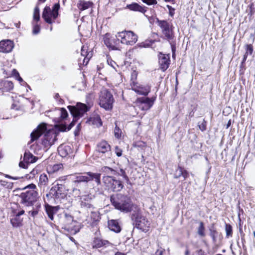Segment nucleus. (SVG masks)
<instances>
[{
	"label": "nucleus",
	"mask_w": 255,
	"mask_h": 255,
	"mask_svg": "<svg viewBox=\"0 0 255 255\" xmlns=\"http://www.w3.org/2000/svg\"><path fill=\"white\" fill-rule=\"evenodd\" d=\"M68 109L73 117L72 122L67 127L65 124H61L56 126V128L60 131L69 130L75 125L77 120L82 117L84 114L89 110V108L86 104L78 103L75 106H69Z\"/></svg>",
	"instance_id": "nucleus-1"
},
{
	"label": "nucleus",
	"mask_w": 255,
	"mask_h": 255,
	"mask_svg": "<svg viewBox=\"0 0 255 255\" xmlns=\"http://www.w3.org/2000/svg\"><path fill=\"white\" fill-rule=\"evenodd\" d=\"M110 200L116 209L124 213L130 212L136 208L129 197L122 194L112 195Z\"/></svg>",
	"instance_id": "nucleus-2"
},
{
	"label": "nucleus",
	"mask_w": 255,
	"mask_h": 255,
	"mask_svg": "<svg viewBox=\"0 0 255 255\" xmlns=\"http://www.w3.org/2000/svg\"><path fill=\"white\" fill-rule=\"evenodd\" d=\"M36 187L35 184H31L25 187L27 190L22 192L20 195L21 203L26 206H31L36 201L38 193L35 191Z\"/></svg>",
	"instance_id": "nucleus-3"
},
{
	"label": "nucleus",
	"mask_w": 255,
	"mask_h": 255,
	"mask_svg": "<svg viewBox=\"0 0 255 255\" xmlns=\"http://www.w3.org/2000/svg\"><path fill=\"white\" fill-rule=\"evenodd\" d=\"M114 99L111 93L106 89H102L99 96V105L106 110H110L113 108Z\"/></svg>",
	"instance_id": "nucleus-4"
},
{
	"label": "nucleus",
	"mask_w": 255,
	"mask_h": 255,
	"mask_svg": "<svg viewBox=\"0 0 255 255\" xmlns=\"http://www.w3.org/2000/svg\"><path fill=\"white\" fill-rule=\"evenodd\" d=\"M59 8V3H55L52 9L49 6L45 7L42 12V18L47 23L52 24L54 22L55 20L58 17Z\"/></svg>",
	"instance_id": "nucleus-5"
},
{
	"label": "nucleus",
	"mask_w": 255,
	"mask_h": 255,
	"mask_svg": "<svg viewBox=\"0 0 255 255\" xmlns=\"http://www.w3.org/2000/svg\"><path fill=\"white\" fill-rule=\"evenodd\" d=\"M117 38L122 44L133 45L137 42L138 36L131 31H123L117 33Z\"/></svg>",
	"instance_id": "nucleus-6"
},
{
	"label": "nucleus",
	"mask_w": 255,
	"mask_h": 255,
	"mask_svg": "<svg viewBox=\"0 0 255 255\" xmlns=\"http://www.w3.org/2000/svg\"><path fill=\"white\" fill-rule=\"evenodd\" d=\"M98 156L106 161L111 160L112 153L110 144L106 141H102L97 146Z\"/></svg>",
	"instance_id": "nucleus-7"
},
{
	"label": "nucleus",
	"mask_w": 255,
	"mask_h": 255,
	"mask_svg": "<svg viewBox=\"0 0 255 255\" xmlns=\"http://www.w3.org/2000/svg\"><path fill=\"white\" fill-rule=\"evenodd\" d=\"M101 174L97 173H93L88 172L85 173L84 175H79L76 176L75 178L74 182L76 185L77 187L81 182H88L91 180H94L97 184H101Z\"/></svg>",
	"instance_id": "nucleus-8"
},
{
	"label": "nucleus",
	"mask_w": 255,
	"mask_h": 255,
	"mask_svg": "<svg viewBox=\"0 0 255 255\" xmlns=\"http://www.w3.org/2000/svg\"><path fill=\"white\" fill-rule=\"evenodd\" d=\"M63 229L72 234H76L79 231V228L77 226V222L74 220L73 217L65 213L64 217Z\"/></svg>",
	"instance_id": "nucleus-9"
},
{
	"label": "nucleus",
	"mask_w": 255,
	"mask_h": 255,
	"mask_svg": "<svg viewBox=\"0 0 255 255\" xmlns=\"http://www.w3.org/2000/svg\"><path fill=\"white\" fill-rule=\"evenodd\" d=\"M157 23L158 25L161 29L162 34L165 38L169 41L172 40L174 37L173 32V26L166 20H161L157 19Z\"/></svg>",
	"instance_id": "nucleus-10"
},
{
	"label": "nucleus",
	"mask_w": 255,
	"mask_h": 255,
	"mask_svg": "<svg viewBox=\"0 0 255 255\" xmlns=\"http://www.w3.org/2000/svg\"><path fill=\"white\" fill-rule=\"evenodd\" d=\"M131 219L134 221L133 224L136 228L143 232H146L148 230L150 223L145 217L142 216L140 213L137 212L133 214Z\"/></svg>",
	"instance_id": "nucleus-11"
},
{
	"label": "nucleus",
	"mask_w": 255,
	"mask_h": 255,
	"mask_svg": "<svg viewBox=\"0 0 255 255\" xmlns=\"http://www.w3.org/2000/svg\"><path fill=\"white\" fill-rule=\"evenodd\" d=\"M103 181L105 185L113 191H120L124 187L121 181L110 176H104L103 177Z\"/></svg>",
	"instance_id": "nucleus-12"
},
{
	"label": "nucleus",
	"mask_w": 255,
	"mask_h": 255,
	"mask_svg": "<svg viewBox=\"0 0 255 255\" xmlns=\"http://www.w3.org/2000/svg\"><path fill=\"white\" fill-rule=\"evenodd\" d=\"M155 100V98L141 97L137 100L136 104L141 110L146 111L152 106Z\"/></svg>",
	"instance_id": "nucleus-13"
},
{
	"label": "nucleus",
	"mask_w": 255,
	"mask_h": 255,
	"mask_svg": "<svg viewBox=\"0 0 255 255\" xmlns=\"http://www.w3.org/2000/svg\"><path fill=\"white\" fill-rule=\"evenodd\" d=\"M103 40L105 44L109 48L117 49L120 40L117 38V35L112 36L110 33H106L103 37Z\"/></svg>",
	"instance_id": "nucleus-14"
},
{
	"label": "nucleus",
	"mask_w": 255,
	"mask_h": 255,
	"mask_svg": "<svg viewBox=\"0 0 255 255\" xmlns=\"http://www.w3.org/2000/svg\"><path fill=\"white\" fill-rule=\"evenodd\" d=\"M64 191V185L61 183H57L51 188L49 194L57 199L64 198L66 195Z\"/></svg>",
	"instance_id": "nucleus-15"
},
{
	"label": "nucleus",
	"mask_w": 255,
	"mask_h": 255,
	"mask_svg": "<svg viewBox=\"0 0 255 255\" xmlns=\"http://www.w3.org/2000/svg\"><path fill=\"white\" fill-rule=\"evenodd\" d=\"M79 202L81 208L91 209L93 207L92 204V196L91 194H85L78 196Z\"/></svg>",
	"instance_id": "nucleus-16"
},
{
	"label": "nucleus",
	"mask_w": 255,
	"mask_h": 255,
	"mask_svg": "<svg viewBox=\"0 0 255 255\" xmlns=\"http://www.w3.org/2000/svg\"><path fill=\"white\" fill-rule=\"evenodd\" d=\"M24 211L21 210L11 216L10 222L13 228H18L23 226V218L21 216L24 214Z\"/></svg>",
	"instance_id": "nucleus-17"
},
{
	"label": "nucleus",
	"mask_w": 255,
	"mask_h": 255,
	"mask_svg": "<svg viewBox=\"0 0 255 255\" xmlns=\"http://www.w3.org/2000/svg\"><path fill=\"white\" fill-rule=\"evenodd\" d=\"M169 55L163 54L160 53L158 55V62L160 68L162 71H165L168 68L170 64Z\"/></svg>",
	"instance_id": "nucleus-18"
},
{
	"label": "nucleus",
	"mask_w": 255,
	"mask_h": 255,
	"mask_svg": "<svg viewBox=\"0 0 255 255\" xmlns=\"http://www.w3.org/2000/svg\"><path fill=\"white\" fill-rule=\"evenodd\" d=\"M46 130V126L44 124H40L30 134L31 142L37 140Z\"/></svg>",
	"instance_id": "nucleus-19"
},
{
	"label": "nucleus",
	"mask_w": 255,
	"mask_h": 255,
	"mask_svg": "<svg viewBox=\"0 0 255 255\" xmlns=\"http://www.w3.org/2000/svg\"><path fill=\"white\" fill-rule=\"evenodd\" d=\"M102 247H113V245L108 240H103L100 238H95L93 243V248H100Z\"/></svg>",
	"instance_id": "nucleus-20"
},
{
	"label": "nucleus",
	"mask_w": 255,
	"mask_h": 255,
	"mask_svg": "<svg viewBox=\"0 0 255 255\" xmlns=\"http://www.w3.org/2000/svg\"><path fill=\"white\" fill-rule=\"evenodd\" d=\"M13 48V44L10 40H2L0 42V52L8 53Z\"/></svg>",
	"instance_id": "nucleus-21"
},
{
	"label": "nucleus",
	"mask_w": 255,
	"mask_h": 255,
	"mask_svg": "<svg viewBox=\"0 0 255 255\" xmlns=\"http://www.w3.org/2000/svg\"><path fill=\"white\" fill-rule=\"evenodd\" d=\"M131 89L136 93L143 95H147L150 91V87L149 86H143L138 85V83L131 87Z\"/></svg>",
	"instance_id": "nucleus-22"
},
{
	"label": "nucleus",
	"mask_w": 255,
	"mask_h": 255,
	"mask_svg": "<svg viewBox=\"0 0 255 255\" xmlns=\"http://www.w3.org/2000/svg\"><path fill=\"white\" fill-rule=\"evenodd\" d=\"M55 137V135L53 134H51L50 133L46 134L42 141V145L45 147H49L54 143Z\"/></svg>",
	"instance_id": "nucleus-23"
},
{
	"label": "nucleus",
	"mask_w": 255,
	"mask_h": 255,
	"mask_svg": "<svg viewBox=\"0 0 255 255\" xmlns=\"http://www.w3.org/2000/svg\"><path fill=\"white\" fill-rule=\"evenodd\" d=\"M13 88V84L8 80L2 81L0 82V90L3 92H10Z\"/></svg>",
	"instance_id": "nucleus-24"
},
{
	"label": "nucleus",
	"mask_w": 255,
	"mask_h": 255,
	"mask_svg": "<svg viewBox=\"0 0 255 255\" xmlns=\"http://www.w3.org/2000/svg\"><path fill=\"white\" fill-rule=\"evenodd\" d=\"M109 229L116 233H119L121 231V227L119 221L117 220H111L108 221Z\"/></svg>",
	"instance_id": "nucleus-25"
},
{
	"label": "nucleus",
	"mask_w": 255,
	"mask_h": 255,
	"mask_svg": "<svg viewBox=\"0 0 255 255\" xmlns=\"http://www.w3.org/2000/svg\"><path fill=\"white\" fill-rule=\"evenodd\" d=\"M126 8H128L130 10L139 11L142 13H144L146 11L145 7L140 6L137 3H132L131 4H128Z\"/></svg>",
	"instance_id": "nucleus-26"
},
{
	"label": "nucleus",
	"mask_w": 255,
	"mask_h": 255,
	"mask_svg": "<svg viewBox=\"0 0 255 255\" xmlns=\"http://www.w3.org/2000/svg\"><path fill=\"white\" fill-rule=\"evenodd\" d=\"M38 158L29 151H26L23 156V161L27 163H32L36 161Z\"/></svg>",
	"instance_id": "nucleus-27"
},
{
	"label": "nucleus",
	"mask_w": 255,
	"mask_h": 255,
	"mask_svg": "<svg viewBox=\"0 0 255 255\" xmlns=\"http://www.w3.org/2000/svg\"><path fill=\"white\" fill-rule=\"evenodd\" d=\"M71 151V148L69 146L61 145L58 148V151L60 155L62 157L66 156Z\"/></svg>",
	"instance_id": "nucleus-28"
},
{
	"label": "nucleus",
	"mask_w": 255,
	"mask_h": 255,
	"mask_svg": "<svg viewBox=\"0 0 255 255\" xmlns=\"http://www.w3.org/2000/svg\"><path fill=\"white\" fill-rule=\"evenodd\" d=\"M92 3L84 0H80L77 4V7L80 10H84L90 7Z\"/></svg>",
	"instance_id": "nucleus-29"
},
{
	"label": "nucleus",
	"mask_w": 255,
	"mask_h": 255,
	"mask_svg": "<svg viewBox=\"0 0 255 255\" xmlns=\"http://www.w3.org/2000/svg\"><path fill=\"white\" fill-rule=\"evenodd\" d=\"M46 212L51 220H53V215L57 211L56 207H53L49 205L45 206Z\"/></svg>",
	"instance_id": "nucleus-30"
},
{
	"label": "nucleus",
	"mask_w": 255,
	"mask_h": 255,
	"mask_svg": "<svg viewBox=\"0 0 255 255\" xmlns=\"http://www.w3.org/2000/svg\"><path fill=\"white\" fill-rule=\"evenodd\" d=\"M81 55L84 57L83 62L84 63L86 62V64L88 62L89 60L92 57V54L90 53H88L87 52V47L84 45L81 48Z\"/></svg>",
	"instance_id": "nucleus-31"
},
{
	"label": "nucleus",
	"mask_w": 255,
	"mask_h": 255,
	"mask_svg": "<svg viewBox=\"0 0 255 255\" xmlns=\"http://www.w3.org/2000/svg\"><path fill=\"white\" fill-rule=\"evenodd\" d=\"M90 218L93 220V223L99 221L100 219L99 213L98 212L92 211L90 215Z\"/></svg>",
	"instance_id": "nucleus-32"
},
{
	"label": "nucleus",
	"mask_w": 255,
	"mask_h": 255,
	"mask_svg": "<svg viewBox=\"0 0 255 255\" xmlns=\"http://www.w3.org/2000/svg\"><path fill=\"white\" fill-rule=\"evenodd\" d=\"M0 185L8 189H11L13 187V183L12 182L1 180H0Z\"/></svg>",
	"instance_id": "nucleus-33"
},
{
	"label": "nucleus",
	"mask_w": 255,
	"mask_h": 255,
	"mask_svg": "<svg viewBox=\"0 0 255 255\" xmlns=\"http://www.w3.org/2000/svg\"><path fill=\"white\" fill-rule=\"evenodd\" d=\"M137 76V72L136 71H133L131 74L130 78V86L131 87L136 85L137 83L136 82V80Z\"/></svg>",
	"instance_id": "nucleus-34"
},
{
	"label": "nucleus",
	"mask_w": 255,
	"mask_h": 255,
	"mask_svg": "<svg viewBox=\"0 0 255 255\" xmlns=\"http://www.w3.org/2000/svg\"><path fill=\"white\" fill-rule=\"evenodd\" d=\"M39 182L43 185H46L48 184V179L46 174H42L40 176Z\"/></svg>",
	"instance_id": "nucleus-35"
},
{
	"label": "nucleus",
	"mask_w": 255,
	"mask_h": 255,
	"mask_svg": "<svg viewBox=\"0 0 255 255\" xmlns=\"http://www.w3.org/2000/svg\"><path fill=\"white\" fill-rule=\"evenodd\" d=\"M204 231L205 228L204 226V224L203 222H201L198 228L197 233L200 236L203 237L205 236Z\"/></svg>",
	"instance_id": "nucleus-36"
},
{
	"label": "nucleus",
	"mask_w": 255,
	"mask_h": 255,
	"mask_svg": "<svg viewBox=\"0 0 255 255\" xmlns=\"http://www.w3.org/2000/svg\"><path fill=\"white\" fill-rule=\"evenodd\" d=\"M93 123L96 125L97 126H101L102 125V122L99 116L97 115L93 118Z\"/></svg>",
	"instance_id": "nucleus-37"
},
{
	"label": "nucleus",
	"mask_w": 255,
	"mask_h": 255,
	"mask_svg": "<svg viewBox=\"0 0 255 255\" xmlns=\"http://www.w3.org/2000/svg\"><path fill=\"white\" fill-rule=\"evenodd\" d=\"M226 236L227 237L232 235V227L230 224H226L225 226Z\"/></svg>",
	"instance_id": "nucleus-38"
},
{
	"label": "nucleus",
	"mask_w": 255,
	"mask_h": 255,
	"mask_svg": "<svg viewBox=\"0 0 255 255\" xmlns=\"http://www.w3.org/2000/svg\"><path fill=\"white\" fill-rule=\"evenodd\" d=\"M117 174L123 177V178L127 181H129L128 177L125 171L123 169H120V171L117 172Z\"/></svg>",
	"instance_id": "nucleus-39"
},
{
	"label": "nucleus",
	"mask_w": 255,
	"mask_h": 255,
	"mask_svg": "<svg viewBox=\"0 0 255 255\" xmlns=\"http://www.w3.org/2000/svg\"><path fill=\"white\" fill-rule=\"evenodd\" d=\"M183 168L181 167H178V168L176 170L175 174H174V178H178L180 176H182V174H183Z\"/></svg>",
	"instance_id": "nucleus-40"
},
{
	"label": "nucleus",
	"mask_w": 255,
	"mask_h": 255,
	"mask_svg": "<svg viewBox=\"0 0 255 255\" xmlns=\"http://www.w3.org/2000/svg\"><path fill=\"white\" fill-rule=\"evenodd\" d=\"M253 52V46L252 44H247L246 45V54L247 55H252Z\"/></svg>",
	"instance_id": "nucleus-41"
},
{
	"label": "nucleus",
	"mask_w": 255,
	"mask_h": 255,
	"mask_svg": "<svg viewBox=\"0 0 255 255\" xmlns=\"http://www.w3.org/2000/svg\"><path fill=\"white\" fill-rule=\"evenodd\" d=\"M217 234V232L214 228L210 229V235L214 242L216 241V236Z\"/></svg>",
	"instance_id": "nucleus-42"
},
{
	"label": "nucleus",
	"mask_w": 255,
	"mask_h": 255,
	"mask_svg": "<svg viewBox=\"0 0 255 255\" xmlns=\"http://www.w3.org/2000/svg\"><path fill=\"white\" fill-rule=\"evenodd\" d=\"M60 117L62 119H65L68 116V113L66 110L64 108H61L60 110Z\"/></svg>",
	"instance_id": "nucleus-43"
},
{
	"label": "nucleus",
	"mask_w": 255,
	"mask_h": 255,
	"mask_svg": "<svg viewBox=\"0 0 255 255\" xmlns=\"http://www.w3.org/2000/svg\"><path fill=\"white\" fill-rule=\"evenodd\" d=\"M40 31V26L37 24H35L33 26L32 33L33 34H37Z\"/></svg>",
	"instance_id": "nucleus-44"
},
{
	"label": "nucleus",
	"mask_w": 255,
	"mask_h": 255,
	"mask_svg": "<svg viewBox=\"0 0 255 255\" xmlns=\"http://www.w3.org/2000/svg\"><path fill=\"white\" fill-rule=\"evenodd\" d=\"M103 170L108 173H109L110 172H111L112 174H116L115 170H114V169H113L109 167H107V166L104 167Z\"/></svg>",
	"instance_id": "nucleus-45"
},
{
	"label": "nucleus",
	"mask_w": 255,
	"mask_h": 255,
	"mask_svg": "<svg viewBox=\"0 0 255 255\" xmlns=\"http://www.w3.org/2000/svg\"><path fill=\"white\" fill-rule=\"evenodd\" d=\"M62 167H63V165L62 164H55L53 166V171L54 172L57 171L60 169H61Z\"/></svg>",
	"instance_id": "nucleus-46"
},
{
	"label": "nucleus",
	"mask_w": 255,
	"mask_h": 255,
	"mask_svg": "<svg viewBox=\"0 0 255 255\" xmlns=\"http://www.w3.org/2000/svg\"><path fill=\"white\" fill-rule=\"evenodd\" d=\"M198 127L202 131H204L206 129V124L205 121H203L201 123L198 124Z\"/></svg>",
	"instance_id": "nucleus-47"
},
{
	"label": "nucleus",
	"mask_w": 255,
	"mask_h": 255,
	"mask_svg": "<svg viewBox=\"0 0 255 255\" xmlns=\"http://www.w3.org/2000/svg\"><path fill=\"white\" fill-rule=\"evenodd\" d=\"M142 1L148 5L154 4L157 3L156 0H142Z\"/></svg>",
	"instance_id": "nucleus-48"
},
{
	"label": "nucleus",
	"mask_w": 255,
	"mask_h": 255,
	"mask_svg": "<svg viewBox=\"0 0 255 255\" xmlns=\"http://www.w3.org/2000/svg\"><path fill=\"white\" fill-rule=\"evenodd\" d=\"M167 7H168L169 11V15L171 16H173L174 14L175 9L172 8L171 6L167 5Z\"/></svg>",
	"instance_id": "nucleus-49"
},
{
	"label": "nucleus",
	"mask_w": 255,
	"mask_h": 255,
	"mask_svg": "<svg viewBox=\"0 0 255 255\" xmlns=\"http://www.w3.org/2000/svg\"><path fill=\"white\" fill-rule=\"evenodd\" d=\"M4 176H5V177L6 178H9V179H13V180H18V179H20V178H22V177H19V176L13 177V176H10V175H7V174H5Z\"/></svg>",
	"instance_id": "nucleus-50"
},
{
	"label": "nucleus",
	"mask_w": 255,
	"mask_h": 255,
	"mask_svg": "<svg viewBox=\"0 0 255 255\" xmlns=\"http://www.w3.org/2000/svg\"><path fill=\"white\" fill-rule=\"evenodd\" d=\"M107 62L109 65L111 66V67H112L113 68L115 69V65H116L115 62H114L111 59H108Z\"/></svg>",
	"instance_id": "nucleus-51"
},
{
	"label": "nucleus",
	"mask_w": 255,
	"mask_h": 255,
	"mask_svg": "<svg viewBox=\"0 0 255 255\" xmlns=\"http://www.w3.org/2000/svg\"><path fill=\"white\" fill-rule=\"evenodd\" d=\"M116 153L117 155L119 157L121 156L122 154V150L119 148L118 147H116Z\"/></svg>",
	"instance_id": "nucleus-52"
},
{
	"label": "nucleus",
	"mask_w": 255,
	"mask_h": 255,
	"mask_svg": "<svg viewBox=\"0 0 255 255\" xmlns=\"http://www.w3.org/2000/svg\"><path fill=\"white\" fill-rule=\"evenodd\" d=\"M19 166L20 167H21L23 168H27V166H28V163L21 161L19 163Z\"/></svg>",
	"instance_id": "nucleus-53"
},
{
	"label": "nucleus",
	"mask_w": 255,
	"mask_h": 255,
	"mask_svg": "<svg viewBox=\"0 0 255 255\" xmlns=\"http://www.w3.org/2000/svg\"><path fill=\"white\" fill-rule=\"evenodd\" d=\"M188 176H189L188 172L186 170H184L183 169V174H182V176H183L184 179H185L188 177Z\"/></svg>",
	"instance_id": "nucleus-54"
},
{
	"label": "nucleus",
	"mask_w": 255,
	"mask_h": 255,
	"mask_svg": "<svg viewBox=\"0 0 255 255\" xmlns=\"http://www.w3.org/2000/svg\"><path fill=\"white\" fill-rule=\"evenodd\" d=\"M33 19L38 21L40 19L39 13H33Z\"/></svg>",
	"instance_id": "nucleus-55"
},
{
	"label": "nucleus",
	"mask_w": 255,
	"mask_h": 255,
	"mask_svg": "<svg viewBox=\"0 0 255 255\" xmlns=\"http://www.w3.org/2000/svg\"><path fill=\"white\" fill-rule=\"evenodd\" d=\"M29 213H31V215L32 217H34L36 215H37L38 211L37 210H33L29 212Z\"/></svg>",
	"instance_id": "nucleus-56"
},
{
	"label": "nucleus",
	"mask_w": 255,
	"mask_h": 255,
	"mask_svg": "<svg viewBox=\"0 0 255 255\" xmlns=\"http://www.w3.org/2000/svg\"><path fill=\"white\" fill-rule=\"evenodd\" d=\"M119 131V128L116 127L115 128V136L117 137V138H119L120 137V134L118 133Z\"/></svg>",
	"instance_id": "nucleus-57"
},
{
	"label": "nucleus",
	"mask_w": 255,
	"mask_h": 255,
	"mask_svg": "<svg viewBox=\"0 0 255 255\" xmlns=\"http://www.w3.org/2000/svg\"><path fill=\"white\" fill-rule=\"evenodd\" d=\"M12 74L15 76V78L17 77V76L19 75L18 72L16 69H13L12 71Z\"/></svg>",
	"instance_id": "nucleus-58"
},
{
	"label": "nucleus",
	"mask_w": 255,
	"mask_h": 255,
	"mask_svg": "<svg viewBox=\"0 0 255 255\" xmlns=\"http://www.w3.org/2000/svg\"><path fill=\"white\" fill-rule=\"evenodd\" d=\"M149 46V44H146L145 43H141L139 44V46L140 47H147Z\"/></svg>",
	"instance_id": "nucleus-59"
},
{
	"label": "nucleus",
	"mask_w": 255,
	"mask_h": 255,
	"mask_svg": "<svg viewBox=\"0 0 255 255\" xmlns=\"http://www.w3.org/2000/svg\"><path fill=\"white\" fill-rule=\"evenodd\" d=\"M73 191L76 195L79 194L80 193V190L76 188L73 189Z\"/></svg>",
	"instance_id": "nucleus-60"
},
{
	"label": "nucleus",
	"mask_w": 255,
	"mask_h": 255,
	"mask_svg": "<svg viewBox=\"0 0 255 255\" xmlns=\"http://www.w3.org/2000/svg\"><path fill=\"white\" fill-rule=\"evenodd\" d=\"M66 179V177L65 176H63V177H61L59 178V179L57 181V182H58V181H63L65 180Z\"/></svg>",
	"instance_id": "nucleus-61"
},
{
	"label": "nucleus",
	"mask_w": 255,
	"mask_h": 255,
	"mask_svg": "<svg viewBox=\"0 0 255 255\" xmlns=\"http://www.w3.org/2000/svg\"><path fill=\"white\" fill-rule=\"evenodd\" d=\"M163 255L162 251H157L155 253V255Z\"/></svg>",
	"instance_id": "nucleus-62"
},
{
	"label": "nucleus",
	"mask_w": 255,
	"mask_h": 255,
	"mask_svg": "<svg viewBox=\"0 0 255 255\" xmlns=\"http://www.w3.org/2000/svg\"><path fill=\"white\" fill-rule=\"evenodd\" d=\"M34 13H39V9L38 7L35 8Z\"/></svg>",
	"instance_id": "nucleus-63"
},
{
	"label": "nucleus",
	"mask_w": 255,
	"mask_h": 255,
	"mask_svg": "<svg viewBox=\"0 0 255 255\" xmlns=\"http://www.w3.org/2000/svg\"><path fill=\"white\" fill-rule=\"evenodd\" d=\"M248 55L246 54V53L245 54L244 57H243V62H242L243 63L245 62L246 61Z\"/></svg>",
	"instance_id": "nucleus-64"
}]
</instances>
